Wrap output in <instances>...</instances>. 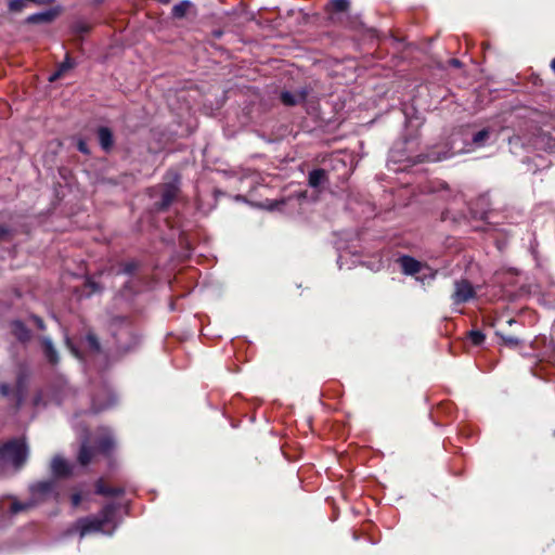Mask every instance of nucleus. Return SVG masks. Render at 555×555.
Masks as SVG:
<instances>
[{"label":"nucleus","mask_w":555,"mask_h":555,"mask_svg":"<svg viewBox=\"0 0 555 555\" xmlns=\"http://www.w3.org/2000/svg\"><path fill=\"white\" fill-rule=\"evenodd\" d=\"M56 481H41L29 487L30 499L26 502H20L14 496H8L0 501V511L3 514L16 515L26 512L46 501L56 500Z\"/></svg>","instance_id":"nucleus-1"},{"label":"nucleus","mask_w":555,"mask_h":555,"mask_svg":"<svg viewBox=\"0 0 555 555\" xmlns=\"http://www.w3.org/2000/svg\"><path fill=\"white\" fill-rule=\"evenodd\" d=\"M119 505L116 503L106 504L96 516L87 517L77 521V530L80 537L89 533L100 532L111 535L117 528L116 513Z\"/></svg>","instance_id":"nucleus-2"},{"label":"nucleus","mask_w":555,"mask_h":555,"mask_svg":"<svg viewBox=\"0 0 555 555\" xmlns=\"http://www.w3.org/2000/svg\"><path fill=\"white\" fill-rule=\"evenodd\" d=\"M28 448L23 440H11L0 448V467L17 470L27 460Z\"/></svg>","instance_id":"nucleus-3"},{"label":"nucleus","mask_w":555,"mask_h":555,"mask_svg":"<svg viewBox=\"0 0 555 555\" xmlns=\"http://www.w3.org/2000/svg\"><path fill=\"white\" fill-rule=\"evenodd\" d=\"M111 331L115 336L119 348L124 351L131 350L139 343L129 321L122 317L115 318L111 324Z\"/></svg>","instance_id":"nucleus-4"},{"label":"nucleus","mask_w":555,"mask_h":555,"mask_svg":"<svg viewBox=\"0 0 555 555\" xmlns=\"http://www.w3.org/2000/svg\"><path fill=\"white\" fill-rule=\"evenodd\" d=\"M117 402V396L109 386H104L101 391L93 397L91 409L98 413L112 408Z\"/></svg>","instance_id":"nucleus-5"},{"label":"nucleus","mask_w":555,"mask_h":555,"mask_svg":"<svg viewBox=\"0 0 555 555\" xmlns=\"http://www.w3.org/2000/svg\"><path fill=\"white\" fill-rule=\"evenodd\" d=\"M475 297V289L468 281L461 280L454 283V292L451 299L454 305L467 302Z\"/></svg>","instance_id":"nucleus-6"},{"label":"nucleus","mask_w":555,"mask_h":555,"mask_svg":"<svg viewBox=\"0 0 555 555\" xmlns=\"http://www.w3.org/2000/svg\"><path fill=\"white\" fill-rule=\"evenodd\" d=\"M178 192L179 179L176 177L173 181L165 183L162 186V201L159 203V209H166L176 198Z\"/></svg>","instance_id":"nucleus-7"},{"label":"nucleus","mask_w":555,"mask_h":555,"mask_svg":"<svg viewBox=\"0 0 555 555\" xmlns=\"http://www.w3.org/2000/svg\"><path fill=\"white\" fill-rule=\"evenodd\" d=\"M98 450L103 454H109L115 447L113 433L108 428H101L96 437Z\"/></svg>","instance_id":"nucleus-8"},{"label":"nucleus","mask_w":555,"mask_h":555,"mask_svg":"<svg viewBox=\"0 0 555 555\" xmlns=\"http://www.w3.org/2000/svg\"><path fill=\"white\" fill-rule=\"evenodd\" d=\"M398 261L400 263L402 271L405 274L412 275V274L420 272L422 269V263L409 256H403V257L399 258Z\"/></svg>","instance_id":"nucleus-9"},{"label":"nucleus","mask_w":555,"mask_h":555,"mask_svg":"<svg viewBox=\"0 0 555 555\" xmlns=\"http://www.w3.org/2000/svg\"><path fill=\"white\" fill-rule=\"evenodd\" d=\"M51 469L53 475L57 477L67 476L72 472L69 464L61 456H55L52 460Z\"/></svg>","instance_id":"nucleus-10"},{"label":"nucleus","mask_w":555,"mask_h":555,"mask_svg":"<svg viewBox=\"0 0 555 555\" xmlns=\"http://www.w3.org/2000/svg\"><path fill=\"white\" fill-rule=\"evenodd\" d=\"M41 343H42L43 354H44L46 359L51 364H56L59 362V353H57V350L55 349L51 338L42 337Z\"/></svg>","instance_id":"nucleus-11"},{"label":"nucleus","mask_w":555,"mask_h":555,"mask_svg":"<svg viewBox=\"0 0 555 555\" xmlns=\"http://www.w3.org/2000/svg\"><path fill=\"white\" fill-rule=\"evenodd\" d=\"M11 330L13 335L22 343L30 339V331L21 321H13L11 323Z\"/></svg>","instance_id":"nucleus-12"},{"label":"nucleus","mask_w":555,"mask_h":555,"mask_svg":"<svg viewBox=\"0 0 555 555\" xmlns=\"http://www.w3.org/2000/svg\"><path fill=\"white\" fill-rule=\"evenodd\" d=\"M95 456V449L88 446V441L83 440L81 442V448L78 454V461L79 463L85 466L93 461Z\"/></svg>","instance_id":"nucleus-13"},{"label":"nucleus","mask_w":555,"mask_h":555,"mask_svg":"<svg viewBox=\"0 0 555 555\" xmlns=\"http://www.w3.org/2000/svg\"><path fill=\"white\" fill-rule=\"evenodd\" d=\"M305 98H306V93L304 91H299V92H295V93L285 91L281 94L282 102L288 106L297 105V104L304 102Z\"/></svg>","instance_id":"nucleus-14"},{"label":"nucleus","mask_w":555,"mask_h":555,"mask_svg":"<svg viewBox=\"0 0 555 555\" xmlns=\"http://www.w3.org/2000/svg\"><path fill=\"white\" fill-rule=\"evenodd\" d=\"M98 137L100 144L103 150L107 151L113 145V134L111 130L106 127H101L98 131Z\"/></svg>","instance_id":"nucleus-15"},{"label":"nucleus","mask_w":555,"mask_h":555,"mask_svg":"<svg viewBox=\"0 0 555 555\" xmlns=\"http://www.w3.org/2000/svg\"><path fill=\"white\" fill-rule=\"evenodd\" d=\"M56 13L53 10H48L41 13H36L27 17V22L31 24L51 22Z\"/></svg>","instance_id":"nucleus-16"},{"label":"nucleus","mask_w":555,"mask_h":555,"mask_svg":"<svg viewBox=\"0 0 555 555\" xmlns=\"http://www.w3.org/2000/svg\"><path fill=\"white\" fill-rule=\"evenodd\" d=\"M192 8V2L189 0H182L175 4L171 10V14L175 18H182L185 16L188 11Z\"/></svg>","instance_id":"nucleus-17"},{"label":"nucleus","mask_w":555,"mask_h":555,"mask_svg":"<svg viewBox=\"0 0 555 555\" xmlns=\"http://www.w3.org/2000/svg\"><path fill=\"white\" fill-rule=\"evenodd\" d=\"M96 493L102 495H119L122 493V489L120 488H109L104 486L102 480L96 482Z\"/></svg>","instance_id":"nucleus-18"},{"label":"nucleus","mask_w":555,"mask_h":555,"mask_svg":"<svg viewBox=\"0 0 555 555\" xmlns=\"http://www.w3.org/2000/svg\"><path fill=\"white\" fill-rule=\"evenodd\" d=\"M325 179V171L322 169H317L310 172L309 175V184L312 188L320 186Z\"/></svg>","instance_id":"nucleus-19"},{"label":"nucleus","mask_w":555,"mask_h":555,"mask_svg":"<svg viewBox=\"0 0 555 555\" xmlns=\"http://www.w3.org/2000/svg\"><path fill=\"white\" fill-rule=\"evenodd\" d=\"M73 66H74L73 62L67 56L65 59V61L59 66L57 70L53 75H51L50 81H54V80L59 79L66 70H68Z\"/></svg>","instance_id":"nucleus-20"},{"label":"nucleus","mask_w":555,"mask_h":555,"mask_svg":"<svg viewBox=\"0 0 555 555\" xmlns=\"http://www.w3.org/2000/svg\"><path fill=\"white\" fill-rule=\"evenodd\" d=\"M137 268H138V263L135 261H129V262L122 264V267L117 271V273L130 275L137 270Z\"/></svg>","instance_id":"nucleus-21"},{"label":"nucleus","mask_w":555,"mask_h":555,"mask_svg":"<svg viewBox=\"0 0 555 555\" xmlns=\"http://www.w3.org/2000/svg\"><path fill=\"white\" fill-rule=\"evenodd\" d=\"M86 341L88 344V347L94 351V352H99L100 351V343L96 338L95 335L93 334H88L87 337H86Z\"/></svg>","instance_id":"nucleus-22"},{"label":"nucleus","mask_w":555,"mask_h":555,"mask_svg":"<svg viewBox=\"0 0 555 555\" xmlns=\"http://www.w3.org/2000/svg\"><path fill=\"white\" fill-rule=\"evenodd\" d=\"M489 138V131L483 129L479 132H477L474 138H473V142L474 144L480 146L482 145V143Z\"/></svg>","instance_id":"nucleus-23"},{"label":"nucleus","mask_w":555,"mask_h":555,"mask_svg":"<svg viewBox=\"0 0 555 555\" xmlns=\"http://www.w3.org/2000/svg\"><path fill=\"white\" fill-rule=\"evenodd\" d=\"M330 5L334 11H345L348 7V0H331Z\"/></svg>","instance_id":"nucleus-24"},{"label":"nucleus","mask_w":555,"mask_h":555,"mask_svg":"<svg viewBox=\"0 0 555 555\" xmlns=\"http://www.w3.org/2000/svg\"><path fill=\"white\" fill-rule=\"evenodd\" d=\"M469 338L474 345H480L485 339V335L480 331H472Z\"/></svg>","instance_id":"nucleus-25"},{"label":"nucleus","mask_w":555,"mask_h":555,"mask_svg":"<svg viewBox=\"0 0 555 555\" xmlns=\"http://www.w3.org/2000/svg\"><path fill=\"white\" fill-rule=\"evenodd\" d=\"M504 344L509 347H516L518 345V339L513 336L504 337Z\"/></svg>","instance_id":"nucleus-26"},{"label":"nucleus","mask_w":555,"mask_h":555,"mask_svg":"<svg viewBox=\"0 0 555 555\" xmlns=\"http://www.w3.org/2000/svg\"><path fill=\"white\" fill-rule=\"evenodd\" d=\"M17 396H18V403H20L22 400V396H23V378L22 377H18V380H17Z\"/></svg>","instance_id":"nucleus-27"},{"label":"nucleus","mask_w":555,"mask_h":555,"mask_svg":"<svg viewBox=\"0 0 555 555\" xmlns=\"http://www.w3.org/2000/svg\"><path fill=\"white\" fill-rule=\"evenodd\" d=\"M81 502V495L79 493H75L72 495V505L77 507Z\"/></svg>","instance_id":"nucleus-28"},{"label":"nucleus","mask_w":555,"mask_h":555,"mask_svg":"<svg viewBox=\"0 0 555 555\" xmlns=\"http://www.w3.org/2000/svg\"><path fill=\"white\" fill-rule=\"evenodd\" d=\"M66 344H67L68 348L70 349V351L73 352V354H74L76 358L80 359V353H79V351H78V350H77V349L72 345V343H70L69 338H66Z\"/></svg>","instance_id":"nucleus-29"},{"label":"nucleus","mask_w":555,"mask_h":555,"mask_svg":"<svg viewBox=\"0 0 555 555\" xmlns=\"http://www.w3.org/2000/svg\"><path fill=\"white\" fill-rule=\"evenodd\" d=\"M546 149H548L551 152L555 151V139L553 138H546Z\"/></svg>","instance_id":"nucleus-30"},{"label":"nucleus","mask_w":555,"mask_h":555,"mask_svg":"<svg viewBox=\"0 0 555 555\" xmlns=\"http://www.w3.org/2000/svg\"><path fill=\"white\" fill-rule=\"evenodd\" d=\"M9 392H10V386H9V385H7V384H1V385H0V393H1L2 396H8V395H9Z\"/></svg>","instance_id":"nucleus-31"},{"label":"nucleus","mask_w":555,"mask_h":555,"mask_svg":"<svg viewBox=\"0 0 555 555\" xmlns=\"http://www.w3.org/2000/svg\"><path fill=\"white\" fill-rule=\"evenodd\" d=\"M34 322L35 324L40 328V330H44V324H43V321L38 318V317H34Z\"/></svg>","instance_id":"nucleus-32"},{"label":"nucleus","mask_w":555,"mask_h":555,"mask_svg":"<svg viewBox=\"0 0 555 555\" xmlns=\"http://www.w3.org/2000/svg\"><path fill=\"white\" fill-rule=\"evenodd\" d=\"M78 149L80 152L87 154L88 153V149H87V145L85 142L80 141L79 144H78Z\"/></svg>","instance_id":"nucleus-33"},{"label":"nucleus","mask_w":555,"mask_h":555,"mask_svg":"<svg viewBox=\"0 0 555 555\" xmlns=\"http://www.w3.org/2000/svg\"><path fill=\"white\" fill-rule=\"evenodd\" d=\"M451 64H452L453 66H460V61H457V60H452V61H451Z\"/></svg>","instance_id":"nucleus-34"},{"label":"nucleus","mask_w":555,"mask_h":555,"mask_svg":"<svg viewBox=\"0 0 555 555\" xmlns=\"http://www.w3.org/2000/svg\"><path fill=\"white\" fill-rule=\"evenodd\" d=\"M551 67H552V69L555 72V59L552 61V63H551Z\"/></svg>","instance_id":"nucleus-35"},{"label":"nucleus","mask_w":555,"mask_h":555,"mask_svg":"<svg viewBox=\"0 0 555 555\" xmlns=\"http://www.w3.org/2000/svg\"><path fill=\"white\" fill-rule=\"evenodd\" d=\"M162 3H168L170 0H158Z\"/></svg>","instance_id":"nucleus-36"}]
</instances>
